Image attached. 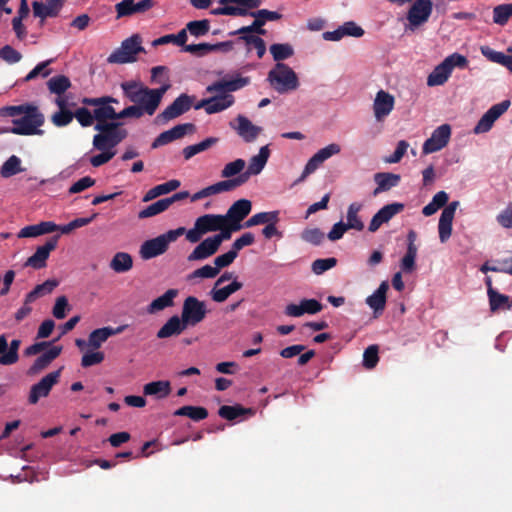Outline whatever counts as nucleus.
<instances>
[{"mask_svg":"<svg viewBox=\"0 0 512 512\" xmlns=\"http://www.w3.org/2000/svg\"><path fill=\"white\" fill-rule=\"evenodd\" d=\"M193 100V96H189L185 93L179 95L170 105L157 115L156 122L164 124L181 116L191 109Z\"/></svg>","mask_w":512,"mask_h":512,"instance_id":"obj_13","label":"nucleus"},{"mask_svg":"<svg viewBox=\"0 0 512 512\" xmlns=\"http://www.w3.org/2000/svg\"><path fill=\"white\" fill-rule=\"evenodd\" d=\"M404 210V204L391 203L383 206L371 219L368 231L376 232L383 224L388 223L396 214Z\"/></svg>","mask_w":512,"mask_h":512,"instance_id":"obj_23","label":"nucleus"},{"mask_svg":"<svg viewBox=\"0 0 512 512\" xmlns=\"http://www.w3.org/2000/svg\"><path fill=\"white\" fill-rule=\"evenodd\" d=\"M221 7L214 8L213 15L247 16L248 10L256 9L262 0H220Z\"/></svg>","mask_w":512,"mask_h":512,"instance_id":"obj_11","label":"nucleus"},{"mask_svg":"<svg viewBox=\"0 0 512 512\" xmlns=\"http://www.w3.org/2000/svg\"><path fill=\"white\" fill-rule=\"evenodd\" d=\"M267 80L279 94L295 91L300 85L295 71L284 63H276L268 72Z\"/></svg>","mask_w":512,"mask_h":512,"instance_id":"obj_5","label":"nucleus"},{"mask_svg":"<svg viewBox=\"0 0 512 512\" xmlns=\"http://www.w3.org/2000/svg\"><path fill=\"white\" fill-rule=\"evenodd\" d=\"M270 53L272 54L274 61L282 63L281 61L293 56L294 50L288 43H276L270 46Z\"/></svg>","mask_w":512,"mask_h":512,"instance_id":"obj_49","label":"nucleus"},{"mask_svg":"<svg viewBox=\"0 0 512 512\" xmlns=\"http://www.w3.org/2000/svg\"><path fill=\"white\" fill-rule=\"evenodd\" d=\"M235 121L237 124L230 122V127L247 143L255 141L262 131L261 127L254 125L243 115H238Z\"/></svg>","mask_w":512,"mask_h":512,"instance_id":"obj_24","label":"nucleus"},{"mask_svg":"<svg viewBox=\"0 0 512 512\" xmlns=\"http://www.w3.org/2000/svg\"><path fill=\"white\" fill-rule=\"evenodd\" d=\"M22 171L20 158L12 155L3 163L0 173L2 177L9 178Z\"/></svg>","mask_w":512,"mask_h":512,"instance_id":"obj_51","label":"nucleus"},{"mask_svg":"<svg viewBox=\"0 0 512 512\" xmlns=\"http://www.w3.org/2000/svg\"><path fill=\"white\" fill-rule=\"evenodd\" d=\"M510 10L508 4H500L493 9V22L500 26H505L510 19Z\"/></svg>","mask_w":512,"mask_h":512,"instance_id":"obj_61","label":"nucleus"},{"mask_svg":"<svg viewBox=\"0 0 512 512\" xmlns=\"http://www.w3.org/2000/svg\"><path fill=\"white\" fill-rule=\"evenodd\" d=\"M362 207V204L358 202H353L348 206L346 215L347 223H345V225H347L349 229L356 231H362L364 229V223L358 215Z\"/></svg>","mask_w":512,"mask_h":512,"instance_id":"obj_42","label":"nucleus"},{"mask_svg":"<svg viewBox=\"0 0 512 512\" xmlns=\"http://www.w3.org/2000/svg\"><path fill=\"white\" fill-rule=\"evenodd\" d=\"M458 206L459 202L453 201L442 210L438 222V233L441 243H446L452 235V223Z\"/></svg>","mask_w":512,"mask_h":512,"instance_id":"obj_21","label":"nucleus"},{"mask_svg":"<svg viewBox=\"0 0 512 512\" xmlns=\"http://www.w3.org/2000/svg\"><path fill=\"white\" fill-rule=\"evenodd\" d=\"M152 103H145V105L134 104L128 107H125L123 110L117 113V121L125 118H141L144 114H148L152 116L157 109L152 108Z\"/></svg>","mask_w":512,"mask_h":512,"instance_id":"obj_34","label":"nucleus"},{"mask_svg":"<svg viewBox=\"0 0 512 512\" xmlns=\"http://www.w3.org/2000/svg\"><path fill=\"white\" fill-rule=\"evenodd\" d=\"M323 309V305L316 299H302L300 303L288 304L285 308V314L290 317H300L307 314H316Z\"/></svg>","mask_w":512,"mask_h":512,"instance_id":"obj_25","label":"nucleus"},{"mask_svg":"<svg viewBox=\"0 0 512 512\" xmlns=\"http://www.w3.org/2000/svg\"><path fill=\"white\" fill-rule=\"evenodd\" d=\"M26 112L12 120L13 127L9 131L16 135H43L44 131L40 127L45 122L43 113L40 112L39 108L35 105L26 107Z\"/></svg>","mask_w":512,"mask_h":512,"instance_id":"obj_4","label":"nucleus"},{"mask_svg":"<svg viewBox=\"0 0 512 512\" xmlns=\"http://www.w3.org/2000/svg\"><path fill=\"white\" fill-rule=\"evenodd\" d=\"M378 352L379 349L377 345H370L365 349L363 354V365L366 368L372 369L377 365L379 361Z\"/></svg>","mask_w":512,"mask_h":512,"instance_id":"obj_62","label":"nucleus"},{"mask_svg":"<svg viewBox=\"0 0 512 512\" xmlns=\"http://www.w3.org/2000/svg\"><path fill=\"white\" fill-rule=\"evenodd\" d=\"M169 207L170 205L168 203V200L166 198H163L147 206L145 209L141 210L138 214V217L140 219L149 218L166 211Z\"/></svg>","mask_w":512,"mask_h":512,"instance_id":"obj_53","label":"nucleus"},{"mask_svg":"<svg viewBox=\"0 0 512 512\" xmlns=\"http://www.w3.org/2000/svg\"><path fill=\"white\" fill-rule=\"evenodd\" d=\"M124 97L130 102L138 105H145V103H152V108L158 109L163 96L171 88L168 79H165L164 84L157 88L151 89L146 87L138 80L124 81L120 84Z\"/></svg>","mask_w":512,"mask_h":512,"instance_id":"obj_3","label":"nucleus"},{"mask_svg":"<svg viewBox=\"0 0 512 512\" xmlns=\"http://www.w3.org/2000/svg\"><path fill=\"white\" fill-rule=\"evenodd\" d=\"M21 341L19 339H13L7 347V350L0 356V364L12 365L15 364L19 359L18 350Z\"/></svg>","mask_w":512,"mask_h":512,"instance_id":"obj_52","label":"nucleus"},{"mask_svg":"<svg viewBox=\"0 0 512 512\" xmlns=\"http://www.w3.org/2000/svg\"><path fill=\"white\" fill-rule=\"evenodd\" d=\"M58 286V281L48 279L44 283L36 285L35 288L26 295V303H32L36 299L51 293Z\"/></svg>","mask_w":512,"mask_h":512,"instance_id":"obj_45","label":"nucleus"},{"mask_svg":"<svg viewBox=\"0 0 512 512\" xmlns=\"http://www.w3.org/2000/svg\"><path fill=\"white\" fill-rule=\"evenodd\" d=\"M394 97L384 90L377 92L373 110L375 118L380 121L390 114L394 107Z\"/></svg>","mask_w":512,"mask_h":512,"instance_id":"obj_27","label":"nucleus"},{"mask_svg":"<svg viewBox=\"0 0 512 512\" xmlns=\"http://www.w3.org/2000/svg\"><path fill=\"white\" fill-rule=\"evenodd\" d=\"M143 392L145 395L156 396L158 399H163L170 394L171 385L169 381H153L144 386Z\"/></svg>","mask_w":512,"mask_h":512,"instance_id":"obj_41","label":"nucleus"},{"mask_svg":"<svg viewBox=\"0 0 512 512\" xmlns=\"http://www.w3.org/2000/svg\"><path fill=\"white\" fill-rule=\"evenodd\" d=\"M178 295L177 289H168L163 295L154 299L147 307V311L150 314L162 311L168 307L174 305V299Z\"/></svg>","mask_w":512,"mask_h":512,"instance_id":"obj_36","label":"nucleus"},{"mask_svg":"<svg viewBox=\"0 0 512 512\" xmlns=\"http://www.w3.org/2000/svg\"><path fill=\"white\" fill-rule=\"evenodd\" d=\"M61 375V368L44 376L38 383L34 384L29 393L28 401L36 404L40 398L47 397L52 387L58 383Z\"/></svg>","mask_w":512,"mask_h":512,"instance_id":"obj_17","label":"nucleus"},{"mask_svg":"<svg viewBox=\"0 0 512 512\" xmlns=\"http://www.w3.org/2000/svg\"><path fill=\"white\" fill-rule=\"evenodd\" d=\"M239 39L244 41L247 45H252L256 51L258 58H262L266 53V44L262 38L252 33L239 34Z\"/></svg>","mask_w":512,"mask_h":512,"instance_id":"obj_56","label":"nucleus"},{"mask_svg":"<svg viewBox=\"0 0 512 512\" xmlns=\"http://www.w3.org/2000/svg\"><path fill=\"white\" fill-rule=\"evenodd\" d=\"M155 2L153 0H122L115 5L116 19L130 17L135 14H143L153 8Z\"/></svg>","mask_w":512,"mask_h":512,"instance_id":"obj_20","label":"nucleus"},{"mask_svg":"<svg viewBox=\"0 0 512 512\" xmlns=\"http://www.w3.org/2000/svg\"><path fill=\"white\" fill-rule=\"evenodd\" d=\"M491 295L488 296L489 306L491 312L499 310H509L512 306L509 296L499 293L497 290H491Z\"/></svg>","mask_w":512,"mask_h":512,"instance_id":"obj_46","label":"nucleus"},{"mask_svg":"<svg viewBox=\"0 0 512 512\" xmlns=\"http://www.w3.org/2000/svg\"><path fill=\"white\" fill-rule=\"evenodd\" d=\"M269 155L270 150L268 146L261 147L259 153L250 159L247 170L235 177L238 186L245 184L252 175L261 173L268 161Z\"/></svg>","mask_w":512,"mask_h":512,"instance_id":"obj_19","label":"nucleus"},{"mask_svg":"<svg viewBox=\"0 0 512 512\" xmlns=\"http://www.w3.org/2000/svg\"><path fill=\"white\" fill-rule=\"evenodd\" d=\"M507 55L503 52L495 51L488 46L481 47V53L491 62L504 66L508 71L512 73V46L507 48Z\"/></svg>","mask_w":512,"mask_h":512,"instance_id":"obj_32","label":"nucleus"},{"mask_svg":"<svg viewBox=\"0 0 512 512\" xmlns=\"http://www.w3.org/2000/svg\"><path fill=\"white\" fill-rule=\"evenodd\" d=\"M255 411L252 408H245L240 404H235L233 406L223 405L218 410V415L226 419L228 421H233L239 417L246 415H254Z\"/></svg>","mask_w":512,"mask_h":512,"instance_id":"obj_39","label":"nucleus"},{"mask_svg":"<svg viewBox=\"0 0 512 512\" xmlns=\"http://www.w3.org/2000/svg\"><path fill=\"white\" fill-rule=\"evenodd\" d=\"M451 137V126L449 124H442L437 127L428 138L422 147L423 154H431L440 151L448 144Z\"/></svg>","mask_w":512,"mask_h":512,"instance_id":"obj_15","label":"nucleus"},{"mask_svg":"<svg viewBox=\"0 0 512 512\" xmlns=\"http://www.w3.org/2000/svg\"><path fill=\"white\" fill-rule=\"evenodd\" d=\"M58 240V235L50 237L44 245L37 247L35 253L26 260L24 266L32 267L34 269L45 268L50 253L57 247Z\"/></svg>","mask_w":512,"mask_h":512,"instance_id":"obj_18","label":"nucleus"},{"mask_svg":"<svg viewBox=\"0 0 512 512\" xmlns=\"http://www.w3.org/2000/svg\"><path fill=\"white\" fill-rule=\"evenodd\" d=\"M249 83V77L237 75L236 78H223L208 85L206 92L210 94L216 93V95L208 98L207 114L219 113L231 107L235 102V97L230 93L240 90Z\"/></svg>","mask_w":512,"mask_h":512,"instance_id":"obj_2","label":"nucleus"},{"mask_svg":"<svg viewBox=\"0 0 512 512\" xmlns=\"http://www.w3.org/2000/svg\"><path fill=\"white\" fill-rule=\"evenodd\" d=\"M341 151V147L337 143H331L326 147L318 150L306 163L304 170L300 176V178L296 181L299 183L303 181L308 175L315 172L318 167L330 157L339 154Z\"/></svg>","mask_w":512,"mask_h":512,"instance_id":"obj_14","label":"nucleus"},{"mask_svg":"<svg viewBox=\"0 0 512 512\" xmlns=\"http://www.w3.org/2000/svg\"><path fill=\"white\" fill-rule=\"evenodd\" d=\"M254 17V21L249 26H243L236 31L230 32V35L256 33L258 35H265L266 30L263 26L267 21H277L282 18V15L276 11L261 9L255 12L248 10V15Z\"/></svg>","mask_w":512,"mask_h":512,"instance_id":"obj_10","label":"nucleus"},{"mask_svg":"<svg viewBox=\"0 0 512 512\" xmlns=\"http://www.w3.org/2000/svg\"><path fill=\"white\" fill-rule=\"evenodd\" d=\"M207 313L208 310L204 301L199 300L195 296L185 298L182 305L181 318L188 327L196 326L202 322L206 318Z\"/></svg>","mask_w":512,"mask_h":512,"instance_id":"obj_9","label":"nucleus"},{"mask_svg":"<svg viewBox=\"0 0 512 512\" xmlns=\"http://www.w3.org/2000/svg\"><path fill=\"white\" fill-rule=\"evenodd\" d=\"M243 226L235 225L231 222H227L226 224H222V228L218 229L220 231L218 234L211 236L216 245L220 247L223 241L229 240L233 232L239 231Z\"/></svg>","mask_w":512,"mask_h":512,"instance_id":"obj_55","label":"nucleus"},{"mask_svg":"<svg viewBox=\"0 0 512 512\" xmlns=\"http://www.w3.org/2000/svg\"><path fill=\"white\" fill-rule=\"evenodd\" d=\"M73 118V112L62 110L55 112L51 117V121L56 127H65L72 122Z\"/></svg>","mask_w":512,"mask_h":512,"instance_id":"obj_64","label":"nucleus"},{"mask_svg":"<svg viewBox=\"0 0 512 512\" xmlns=\"http://www.w3.org/2000/svg\"><path fill=\"white\" fill-rule=\"evenodd\" d=\"M51 93L61 95L71 86L70 79L65 75H58L50 78L47 82Z\"/></svg>","mask_w":512,"mask_h":512,"instance_id":"obj_50","label":"nucleus"},{"mask_svg":"<svg viewBox=\"0 0 512 512\" xmlns=\"http://www.w3.org/2000/svg\"><path fill=\"white\" fill-rule=\"evenodd\" d=\"M132 267V256L126 252H117L110 261V268L116 273H125Z\"/></svg>","mask_w":512,"mask_h":512,"instance_id":"obj_43","label":"nucleus"},{"mask_svg":"<svg viewBox=\"0 0 512 512\" xmlns=\"http://www.w3.org/2000/svg\"><path fill=\"white\" fill-rule=\"evenodd\" d=\"M73 115L82 127H89L93 125L95 121L93 112L86 107L76 109Z\"/></svg>","mask_w":512,"mask_h":512,"instance_id":"obj_63","label":"nucleus"},{"mask_svg":"<svg viewBox=\"0 0 512 512\" xmlns=\"http://www.w3.org/2000/svg\"><path fill=\"white\" fill-rule=\"evenodd\" d=\"M195 131V125L193 123L178 124L173 128L160 133L152 143V148H158L160 146L171 143L174 140L183 138L187 133H193Z\"/></svg>","mask_w":512,"mask_h":512,"instance_id":"obj_22","label":"nucleus"},{"mask_svg":"<svg viewBox=\"0 0 512 512\" xmlns=\"http://www.w3.org/2000/svg\"><path fill=\"white\" fill-rule=\"evenodd\" d=\"M451 75V69L443 60L437 65L427 77V85L429 87L440 86L447 82Z\"/></svg>","mask_w":512,"mask_h":512,"instance_id":"obj_38","label":"nucleus"},{"mask_svg":"<svg viewBox=\"0 0 512 512\" xmlns=\"http://www.w3.org/2000/svg\"><path fill=\"white\" fill-rule=\"evenodd\" d=\"M401 178L400 175L390 173V172H378L374 175V181L377 184V187L373 191V195L377 196L378 194L388 191L393 187H396Z\"/></svg>","mask_w":512,"mask_h":512,"instance_id":"obj_31","label":"nucleus"},{"mask_svg":"<svg viewBox=\"0 0 512 512\" xmlns=\"http://www.w3.org/2000/svg\"><path fill=\"white\" fill-rule=\"evenodd\" d=\"M196 221L205 234L218 231V229L222 228V224H226L224 216L219 214H205L198 217Z\"/></svg>","mask_w":512,"mask_h":512,"instance_id":"obj_37","label":"nucleus"},{"mask_svg":"<svg viewBox=\"0 0 512 512\" xmlns=\"http://www.w3.org/2000/svg\"><path fill=\"white\" fill-rule=\"evenodd\" d=\"M510 104L509 100H504L489 108L488 111L480 118L474 127L473 132L475 134L488 132L493 127L494 122L508 110Z\"/></svg>","mask_w":512,"mask_h":512,"instance_id":"obj_16","label":"nucleus"},{"mask_svg":"<svg viewBox=\"0 0 512 512\" xmlns=\"http://www.w3.org/2000/svg\"><path fill=\"white\" fill-rule=\"evenodd\" d=\"M270 222H279V211L260 212L251 216L244 224L245 227H253Z\"/></svg>","mask_w":512,"mask_h":512,"instance_id":"obj_48","label":"nucleus"},{"mask_svg":"<svg viewBox=\"0 0 512 512\" xmlns=\"http://www.w3.org/2000/svg\"><path fill=\"white\" fill-rule=\"evenodd\" d=\"M124 327L120 326L117 328H112L110 326L102 327L93 330L88 337V346L92 349L96 350L101 347V345L107 341V339L115 334L121 333Z\"/></svg>","mask_w":512,"mask_h":512,"instance_id":"obj_29","label":"nucleus"},{"mask_svg":"<svg viewBox=\"0 0 512 512\" xmlns=\"http://www.w3.org/2000/svg\"><path fill=\"white\" fill-rule=\"evenodd\" d=\"M185 233L184 227H179L175 230L157 236L156 238L145 241L140 248V255L142 259L149 260L165 253L171 242L177 240L178 237Z\"/></svg>","mask_w":512,"mask_h":512,"instance_id":"obj_6","label":"nucleus"},{"mask_svg":"<svg viewBox=\"0 0 512 512\" xmlns=\"http://www.w3.org/2000/svg\"><path fill=\"white\" fill-rule=\"evenodd\" d=\"M141 43V36L139 34H133L129 38L122 41L121 46L108 56L107 62L112 64H125L135 62L137 60V55L141 52H145V49Z\"/></svg>","mask_w":512,"mask_h":512,"instance_id":"obj_7","label":"nucleus"},{"mask_svg":"<svg viewBox=\"0 0 512 512\" xmlns=\"http://www.w3.org/2000/svg\"><path fill=\"white\" fill-rule=\"evenodd\" d=\"M389 288V285L386 281H383L378 289L370 296L367 297L366 303L367 305L373 309L374 313L377 315L378 313H382L385 309L386 305V293Z\"/></svg>","mask_w":512,"mask_h":512,"instance_id":"obj_33","label":"nucleus"},{"mask_svg":"<svg viewBox=\"0 0 512 512\" xmlns=\"http://www.w3.org/2000/svg\"><path fill=\"white\" fill-rule=\"evenodd\" d=\"M239 187L235 178L233 179H226L220 182H217L213 185H210L208 187H205L207 196H212L216 194H220L223 192L232 191L235 188Z\"/></svg>","mask_w":512,"mask_h":512,"instance_id":"obj_54","label":"nucleus"},{"mask_svg":"<svg viewBox=\"0 0 512 512\" xmlns=\"http://www.w3.org/2000/svg\"><path fill=\"white\" fill-rule=\"evenodd\" d=\"M175 416H186L194 421H201L208 417V410L201 406H182L174 412Z\"/></svg>","mask_w":512,"mask_h":512,"instance_id":"obj_44","label":"nucleus"},{"mask_svg":"<svg viewBox=\"0 0 512 512\" xmlns=\"http://www.w3.org/2000/svg\"><path fill=\"white\" fill-rule=\"evenodd\" d=\"M219 247L216 245L211 237L204 239L200 242L194 250L188 255L189 262L205 260L218 251Z\"/></svg>","mask_w":512,"mask_h":512,"instance_id":"obj_28","label":"nucleus"},{"mask_svg":"<svg viewBox=\"0 0 512 512\" xmlns=\"http://www.w3.org/2000/svg\"><path fill=\"white\" fill-rule=\"evenodd\" d=\"M127 136L128 134L125 133L122 135H112L100 143L95 141L94 136L92 142L93 148L100 151V153L90 158V164L93 167H100L108 163L116 155L115 147L126 139Z\"/></svg>","mask_w":512,"mask_h":512,"instance_id":"obj_8","label":"nucleus"},{"mask_svg":"<svg viewBox=\"0 0 512 512\" xmlns=\"http://www.w3.org/2000/svg\"><path fill=\"white\" fill-rule=\"evenodd\" d=\"M252 203L247 199H240L235 201L224 216L227 222L235 225H241V222L250 214Z\"/></svg>","mask_w":512,"mask_h":512,"instance_id":"obj_26","label":"nucleus"},{"mask_svg":"<svg viewBox=\"0 0 512 512\" xmlns=\"http://www.w3.org/2000/svg\"><path fill=\"white\" fill-rule=\"evenodd\" d=\"M188 326L183 319L177 315L172 316L157 332L159 339H164L181 334Z\"/></svg>","mask_w":512,"mask_h":512,"instance_id":"obj_30","label":"nucleus"},{"mask_svg":"<svg viewBox=\"0 0 512 512\" xmlns=\"http://www.w3.org/2000/svg\"><path fill=\"white\" fill-rule=\"evenodd\" d=\"M218 142V138L215 137H209L204 139L203 141L194 144L189 145L183 149V156L185 160L191 159L193 156L208 150L210 147H212L214 144Z\"/></svg>","mask_w":512,"mask_h":512,"instance_id":"obj_47","label":"nucleus"},{"mask_svg":"<svg viewBox=\"0 0 512 512\" xmlns=\"http://www.w3.org/2000/svg\"><path fill=\"white\" fill-rule=\"evenodd\" d=\"M432 12V0H415L406 14L408 28L413 31L416 28L424 25L426 22H428Z\"/></svg>","mask_w":512,"mask_h":512,"instance_id":"obj_12","label":"nucleus"},{"mask_svg":"<svg viewBox=\"0 0 512 512\" xmlns=\"http://www.w3.org/2000/svg\"><path fill=\"white\" fill-rule=\"evenodd\" d=\"M81 103L86 106H92L93 115L96 121L94 129L98 131L95 134V141L98 143L108 139L112 135L128 134V131L123 127V123L117 121V113L111 106L110 96H103L97 98L84 97Z\"/></svg>","mask_w":512,"mask_h":512,"instance_id":"obj_1","label":"nucleus"},{"mask_svg":"<svg viewBox=\"0 0 512 512\" xmlns=\"http://www.w3.org/2000/svg\"><path fill=\"white\" fill-rule=\"evenodd\" d=\"M246 162L239 158L232 162L227 163L221 171V176L226 179H232L236 175H240L245 168Z\"/></svg>","mask_w":512,"mask_h":512,"instance_id":"obj_57","label":"nucleus"},{"mask_svg":"<svg viewBox=\"0 0 512 512\" xmlns=\"http://www.w3.org/2000/svg\"><path fill=\"white\" fill-rule=\"evenodd\" d=\"M186 28L191 35L199 37L208 33L210 22L207 19L190 21Z\"/></svg>","mask_w":512,"mask_h":512,"instance_id":"obj_60","label":"nucleus"},{"mask_svg":"<svg viewBox=\"0 0 512 512\" xmlns=\"http://www.w3.org/2000/svg\"><path fill=\"white\" fill-rule=\"evenodd\" d=\"M337 265V259L334 257L330 258H320L316 259L312 262L311 269L312 272L316 275H321L327 270L335 267Z\"/></svg>","mask_w":512,"mask_h":512,"instance_id":"obj_58","label":"nucleus"},{"mask_svg":"<svg viewBox=\"0 0 512 512\" xmlns=\"http://www.w3.org/2000/svg\"><path fill=\"white\" fill-rule=\"evenodd\" d=\"M180 185H181L180 181L176 180V179H172L165 183L156 185L147 191V193L143 197V201L148 202V201H151L161 195L168 194V193L176 190L177 188H179Z\"/></svg>","mask_w":512,"mask_h":512,"instance_id":"obj_40","label":"nucleus"},{"mask_svg":"<svg viewBox=\"0 0 512 512\" xmlns=\"http://www.w3.org/2000/svg\"><path fill=\"white\" fill-rule=\"evenodd\" d=\"M62 352V346H53L48 351L40 355L29 369L30 374H36L45 369Z\"/></svg>","mask_w":512,"mask_h":512,"instance_id":"obj_35","label":"nucleus"},{"mask_svg":"<svg viewBox=\"0 0 512 512\" xmlns=\"http://www.w3.org/2000/svg\"><path fill=\"white\" fill-rule=\"evenodd\" d=\"M325 238V234L319 228H307L301 233V239L313 245H320Z\"/></svg>","mask_w":512,"mask_h":512,"instance_id":"obj_59","label":"nucleus"}]
</instances>
